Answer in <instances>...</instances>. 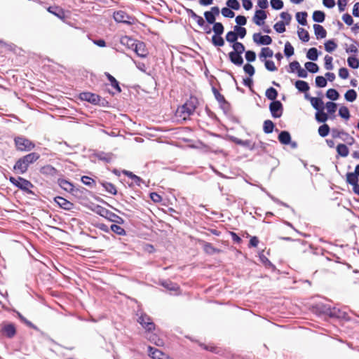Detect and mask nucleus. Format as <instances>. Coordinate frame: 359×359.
I'll return each mask as SVG.
<instances>
[{
    "mask_svg": "<svg viewBox=\"0 0 359 359\" xmlns=\"http://www.w3.org/2000/svg\"><path fill=\"white\" fill-rule=\"evenodd\" d=\"M100 184L104 188L106 191L112 195H116V188L112 183L107 182H101Z\"/></svg>",
    "mask_w": 359,
    "mask_h": 359,
    "instance_id": "30",
    "label": "nucleus"
},
{
    "mask_svg": "<svg viewBox=\"0 0 359 359\" xmlns=\"http://www.w3.org/2000/svg\"><path fill=\"white\" fill-rule=\"evenodd\" d=\"M54 201L59 205L60 208L65 210H71L74 208V203L69 201L62 196H56L54 198Z\"/></svg>",
    "mask_w": 359,
    "mask_h": 359,
    "instance_id": "16",
    "label": "nucleus"
},
{
    "mask_svg": "<svg viewBox=\"0 0 359 359\" xmlns=\"http://www.w3.org/2000/svg\"><path fill=\"white\" fill-rule=\"evenodd\" d=\"M212 91L215 95V99L219 104H228V102L226 101L224 97L219 93V92L215 86H212Z\"/></svg>",
    "mask_w": 359,
    "mask_h": 359,
    "instance_id": "47",
    "label": "nucleus"
},
{
    "mask_svg": "<svg viewBox=\"0 0 359 359\" xmlns=\"http://www.w3.org/2000/svg\"><path fill=\"white\" fill-rule=\"evenodd\" d=\"M228 56L230 62L233 65L238 67L243 65L244 60L241 54L235 53L231 51L229 53Z\"/></svg>",
    "mask_w": 359,
    "mask_h": 359,
    "instance_id": "19",
    "label": "nucleus"
},
{
    "mask_svg": "<svg viewBox=\"0 0 359 359\" xmlns=\"http://www.w3.org/2000/svg\"><path fill=\"white\" fill-rule=\"evenodd\" d=\"M48 11L61 20H63L65 18L64 11L58 6H50L48 8Z\"/></svg>",
    "mask_w": 359,
    "mask_h": 359,
    "instance_id": "26",
    "label": "nucleus"
},
{
    "mask_svg": "<svg viewBox=\"0 0 359 359\" xmlns=\"http://www.w3.org/2000/svg\"><path fill=\"white\" fill-rule=\"evenodd\" d=\"M107 79L111 83V86L116 90L117 93L121 92V88L119 86L118 81L110 74L106 73Z\"/></svg>",
    "mask_w": 359,
    "mask_h": 359,
    "instance_id": "33",
    "label": "nucleus"
},
{
    "mask_svg": "<svg viewBox=\"0 0 359 359\" xmlns=\"http://www.w3.org/2000/svg\"><path fill=\"white\" fill-rule=\"evenodd\" d=\"M1 332L6 336V337L11 339L16 334V328L13 323H4L1 325Z\"/></svg>",
    "mask_w": 359,
    "mask_h": 359,
    "instance_id": "15",
    "label": "nucleus"
},
{
    "mask_svg": "<svg viewBox=\"0 0 359 359\" xmlns=\"http://www.w3.org/2000/svg\"><path fill=\"white\" fill-rule=\"evenodd\" d=\"M231 48H233V50L231 52L238 54L243 55V53H245L246 51L245 46L241 42L239 41H238L237 43H234V44H232Z\"/></svg>",
    "mask_w": 359,
    "mask_h": 359,
    "instance_id": "36",
    "label": "nucleus"
},
{
    "mask_svg": "<svg viewBox=\"0 0 359 359\" xmlns=\"http://www.w3.org/2000/svg\"><path fill=\"white\" fill-rule=\"evenodd\" d=\"M57 184L61 189L72 194L78 191L77 189H75L74 184L71 182L65 179L59 178L57 180Z\"/></svg>",
    "mask_w": 359,
    "mask_h": 359,
    "instance_id": "14",
    "label": "nucleus"
},
{
    "mask_svg": "<svg viewBox=\"0 0 359 359\" xmlns=\"http://www.w3.org/2000/svg\"><path fill=\"white\" fill-rule=\"evenodd\" d=\"M278 91L276 89H275L273 87L269 88L265 93V95L269 100H271V102H273V100H277L276 98L278 97Z\"/></svg>",
    "mask_w": 359,
    "mask_h": 359,
    "instance_id": "34",
    "label": "nucleus"
},
{
    "mask_svg": "<svg viewBox=\"0 0 359 359\" xmlns=\"http://www.w3.org/2000/svg\"><path fill=\"white\" fill-rule=\"evenodd\" d=\"M304 67L306 69L307 72L315 74L318 72L319 71V67L318 65L313 62H306L304 64Z\"/></svg>",
    "mask_w": 359,
    "mask_h": 359,
    "instance_id": "45",
    "label": "nucleus"
},
{
    "mask_svg": "<svg viewBox=\"0 0 359 359\" xmlns=\"http://www.w3.org/2000/svg\"><path fill=\"white\" fill-rule=\"evenodd\" d=\"M40 172L46 176L54 177L57 175L58 171L53 165H46L40 168Z\"/></svg>",
    "mask_w": 359,
    "mask_h": 359,
    "instance_id": "20",
    "label": "nucleus"
},
{
    "mask_svg": "<svg viewBox=\"0 0 359 359\" xmlns=\"http://www.w3.org/2000/svg\"><path fill=\"white\" fill-rule=\"evenodd\" d=\"M114 19L117 22L130 25L133 18L123 11H118L114 13Z\"/></svg>",
    "mask_w": 359,
    "mask_h": 359,
    "instance_id": "11",
    "label": "nucleus"
},
{
    "mask_svg": "<svg viewBox=\"0 0 359 359\" xmlns=\"http://www.w3.org/2000/svg\"><path fill=\"white\" fill-rule=\"evenodd\" d=\"M306 57L311 61H316L318 57V51L316 48H311L306 53Z\"/></svg>",
    "mask_w": 359,
    "mask_h": 359,
    "instance_id": "46",
    "label": "nucleus"
},
{
    "mask_svg": "<svg viewBox=\"0 0 359 359\" xmlns=\"http://www.w3.org/2000/svg\"><path fill=\"white\" fill-rule=\"evenodd\" d=\"M337 47V44L334 39H330L325 43V49L328 53H332Z\"/></svg>",
    "mask_w": 359,
    "mask_h": 359,
    "instance_id": "49",
    "label": "nucleus"
},
{
    "mask_svg": "<svg viewBox=\"0 0 359 359\" xmlns=\"http://www.w3.org/2000/svg\"><path fill=\"white\" fill-rule=\"evenodd\" d=\"M294 86L299 92L304 93L309 91L310 88L309 83L302 80L296 81Z\"/></svg>",
    "mask_w": 359,
    "mask_h": 359,
    "instance_id": "27",
    "label": "nucleus"
},
{
    "mask_svg": "<svg viewBox=\"0 0 359 359\" xmlns=\"http://www.w3.org/2000/svg\"><path fill=\"white\" fill-rule=\"evenodd\" d=\"M311 104L317 111L325 109V104L320 97L311 98Z\"/></svg>",
    "mask_w": 359,
    "mask_h": 359,
    "instance_id": "25",
    "label": "nucleus"
},
{
    "mask_svg": "<svg viewBox=\"0 0 359 359\" xmlns=\"http://www.w3.org/2000/svg\"><path fill=\"white\" fill-rule=\"evenodd\" d=\"M81 180L82 183L89 187L92 188L95 185V181L88 176H83Z\"/></svg>",
    "mask_w": 359,
    "mask_h": 359,
    "instance_id": "64",
    "label": "nucleus"
},
{
    "mask_svg": "<svg viewBox=\"0 0 359 359\" xmlns=\"http://www.w3.org/2000/svg\"><path fill=\"white\" fill-rule=\"evenodd\" d=\"M137 322L144 327L147 332H151L155 330V324L151 320L149 316L145 313H141L138 318Z\"/></svg>",
    "mask_w": 359,
    "mask_h": 359,
    "instance_id": "6",
    "label": "nucleus"
},
{
    "mask_svg": "<svg viewBox=\"0 0 359 359\" xmlns=\"http://www.w3.org/2000/svg\"><path fill=\"white\" fill-rule=\"evenodd\" d=\"M297 34L299 39L303 42H308L310 39L309 33L304 28L299 27Z\"/></svg>",
    "mask_w": 359,
    "mask_h": 359,
    "instance_id": "35",
    "label": "nucleus"
},
{
    "mask_svg": "<svg viewBox=\"0 0 359 359\" xmlns=\"http://www.w3.org/2000/svg\"><path fill=\"white\" fill-rule=\"evenodd\" d=\"M332 136L333 138H340L348 145H352L355 143V139L351 136L348 133L344 130H339L333 128L332 130Z\"/></svg>",
    "mask_w": 359,
    "mask_h": 359,
    "instance_id": "7",
    "label": "nucleus"
},
{
    "mask_svg": "<svg viewBox=\"0 0 359 359\" xmlns=\"http://www.w3.org/2000/svg\"><path fill=\"white\" fill-rule=\"evenodd\" d=\"M79 98L95 105L100 101V96L98 95L90 92L81 93Z\"/></svg>",
    "mask_w": 359,
    "mask_h": 359,
    "instance_id": "12",
    "label": "nucleus"
},
{
    "mask_svg": "<svg viewBox=\"0 0 359 359\" xmlns=\"http://www.w3.org/2000/svg\"><path fill=\"white\" fill-rule=\"evenodd\" d=\"M9 181L18 189L25 191L29 194H34V192L30 189L34 187L32 183L29 180L21 177H10Z\"/></svg>",
    "mask_w": 359,
    "mask_h": 359,
    "instance_id": "3",
    "label": "nucleus"
},
{
    "mask_svg": "<svg viewBox=\"0 0 359 359\" xmlns=\"http://www.w3.org/2000/svg\"><path fill=\"white\" fill-rule=\"evenodd\" d=\"M149 355L151 356L153 359H163L161 357L163 355L162 351L158 349L149 346L148 347Z\"/></svg>",
    "mask_w": 359,
    "mask_h": 359,
    "instance_id": "31",
    "label": "nucleus"
},
{
    "mask_svg": "<svg viewBox=\"0 0 359 359\" xmlns=\"http://www.w3.org/2000/svg\"><path fill=\"white\" fill-rule=\"evenodd\" d=\"M273 50L269 47H265V48H262L261 49V52L259 54V57L262 61H264V60H265L266 58L271 57H273Z\"/></svg>",
    "mask_w": 359,
    "mask_h": 359,
    "instance_id": "28",
    "label": "nucleus"
},
{
    "mask_svg": "<svg viewBox=\"0 0 359 359\" xmlns=\"http://www.w3.org/2000/svg\"><path fill=\"white\" fill-rule=\"evenodd\" d=\"M226 40L230 43L234 44V43L238 42V37L236 34V32H234V29L233 31H229L226 34Z\"/></svg>",
    "mask_w": 359,
    "mask_h": 359,
    "instance_id": "52",
    "label": "nucleus"
},
{
    "mask_svg": "<svg viewBox=\"0 0 359 359\" xmlns=\"http://www.w3.org/2000/svg\"><path fill=\"white\" fill-rule=\"evenodd\" d=\"M318 131L320 136L325 137L330 133V128L327 124L324 123L318 128Z\"/></svg>",
    "mask_w": 359,
    "mask_h": 359,
    "instance_id": "54",
    "label": "nucleus"
},
{
    "mask_svg": "<svg viewBox=\"0 0 359 359\" xmlns=\"http://www.w3.org/2000/svg\"><path fill=\"white\" fill-rule=\"evenodd\" d=\"M291 139L290 133L287 130L280 131L278 136V141L283 145H288Z\"/></svg>",
    "mask_w": 359,
    "mask_h": 359,
    "instance_id": "22",
    "label": "nucleus"
},
{
    "mask_svg": "<svg viewBox=\"0 0 359 359\" xmlns=\"http://www.w3.org/2000/svg\"><path fill=\"white\" fill-rule=\"evenodd\" d=\"M313 20L316 22L322 23L325 21V14L321 11H315L313 13Z\"/></svg>",
    "mask_w": 359,
    "mask_h": 359,
    "instance_id": "32",
    "label": "nucleus"
},
{
    "mask_svg": "<svg viewBox=\"0 0 359 359\" xmlns=\"http://www.w3.org/2000/svg\"><path fill=\"white\" fill-rule=\"evenodd\" d=\"M161 285L169 290H172V291H176L179 289L178 286L175 284V283H173L170 281H168V280H164V281H162Z\"/></svg>",
    "mask_w": 359,
    "mask_h": 359,
    "instance_id": "59",
    "label": "nucleus"
},
{
    "mask_svg": "<svg viewBox=\"0 0 359 359\" xmlns=\"http://www.w3.org/2000/svg\"><path fill=\"white\" fill-rule=\"evenodd\" d=\"M347 63L349 67L358 69L359 67V59L355 55L349 56L347 59Z\"/></svg>",
    "mask_w": 359,
    "mask_h": 359,
    "instance_id": "41",
    "label": "nucleus"
},
{
    "mask_svg": "<svg viewBox=\"0 0 359 359\" xmlns=\"http://www.w3.org/2000/svg\"><path fill=\"white\" fill-rule=\"evenodd\" d=\"M325 95L327 98L332 101L337 100L340 96L339 92L334 88L328 89Z\"/></svg>",
    "mask_w": 359,
    "mask_h": 359,
    "instance_id": "39",
    "label": "nucleus"
},
{
    "mask_svg": "<svg viewBox=\"0 0 359 359\" xmlns=\"http://www.w3.org/2000/svg\"><path fill=\"white\" fill-rule=\"evenodd\" d=\"M95 156L100 161H102L107 163L111 162L114 156L111 153H105L103 151L97 152L95 154Z\"/></svg>",
    "mask_w": 359,
    "mask_h": 359,
    "instance_id": "24",
    "label": "nucleus"
},
{
    "mask_svg": "<svg viewBox=\"0 0 359 359\" xmlns=\"http://www.w3.org/2000/svg\"><path fill=\"white\" fill-rule=\"evenodd\" d=\"M122 172L132 180V183L135 184V185L140 187H141L142 184L144 183V180L141 177L135 175L133 172L130 171L123 170Z\"/></svg>",
    "mask_w": 359,
    "mask_h": 359,
    "instance_id": "21",
    "label": "nucleus"
},
{
    "mask_svg": "<svg viewBox=\"0 0 359 359\" xmlns=\"http://www.w3.org/2000/svg\"><path fill=\"white\" fill-rule=\"evenodd\" d=\"M275 128V124L271 120H266L264 121L263 130L266 134L271 133Z\"/></svg>",
    "mask_w": 359,
    "mask_h": 359,
    "instance_id": "37",
    "label": "nucleus"
},
{
    "mask_svg": "<svg viewBox=\"0 0 359 359\" xmlns=\"http://www.w3.org/2000/svg\"><path fill=\"white\" fill-rule=\"evenodd\" d=\"M95 212L99 215L106 218L110 222H115L117 224H123L124 222V220L123 218L117 215L116 214L111 212L110 210H107V208L97 205L96 207Z\"/></svg>",
    "mask_w": 359,
    "mask_h": 359,
    "instance_id": "5",
    "label": "nucleus"
},
{
    "mask_svg": "<svg viewBox=\"0 0 359 359\" xmlns=\"http://www.w3.org/2000/svg\"><path fill=\"white\" fill-rule=\"evenodd\" d=\"M344 98L347 102H353L357 98V93L353 89L348 90L344 94Z\"/></svg>",
    "mask_w": 359,
    "mask_h": 359,
    "instance_id": "42",
    "label": "nucleus"
},
{
    "mask_svg": "<svg viewBox=\"0 0 359 359\" xmlns=\"http://www.w3.org/2000/svg\"><path fill=\"white\" fill-rule=\"evenodd\" d=\"M315 118L318 123H325L328 120L329 116L325 113L324 110H320L316 111Z\"/></svg>",
    "mask_w": 359,
    "mask_h": 359,
    "instance_id": "44",
    "label": "nucleus"
},
{
    "mask_svg": "<svg viewBox=\"0 0 359 359\" xmlns=\"http://www.w3.org/2000/svg\"><path fill=\"white\" fill-rule=\"evenodd\" d=\"M145 47L144 42L137 41L133 50L139 57H145L147 55V50Z\"/></svg>",
    "mask_w": 359,
    "mask_h": 359,
    "instance_id": "18",
    "label": "nucleus"
},
{
    "mask_svg": "<svg viewBox=\"0 0 359 359\" xmlns=\"http://www.w3.org/2000/svg\"><path fill=\"white\" fill-rule=\"evenodd\" d=\"M339 115L346 120L348 119L351 116L350 111L348 109V107L345 106H342L339 109Z\"/></svg>",
    "mask_w": 359,
    "mask_h": 359,
    "instance_id": "61",
    "label": "nucleus"
},
{
    "mask_svg": "<svg viewBox=\"0 0 359 359\" xmlns=\"http://www.w3.org/2000/svg\"><path fill=\"white\" fill-rule=\"evenodd\" d=\"M313 27L317 39H324L326 37L327 31L322 25L318 24H314Z\"/></svg>",
    "mask_w": 359,
    "mask_h": 359,
    "instance_id": "23",
    "label": "nucleus"
},
{
    "mask_svg": "<svg viewBox=\"0 0 359 359\" xmlns=\"http://www.w3.org/2000/svg\"><path fill=\"white\" fill-rule=\"evenodd\" d=\"M148 339L157 346H163L164 344L163 340L159 338L156 334H151Z\"/></svg>",
    "mask_w": 359,
    "mask_h": 359,
    "instance_id": "50",
    "label": "nucleus"
},
{
    "mask_svg": "<svg viewBox=\"0 0 359 359\" xmlns=\"http://www.w3.org/2000/svg\"><path fill=\"white\" fill-rule=\"evenodd\" d=\"M337 152L339 156L342 157H346L348 155L349 150L346 144H339L337 146Z\"/></svg>",
    "mask_w": 359,
    "mask_h": 359,
    "instance_id": "40",
    "label": "nucleus"
},
{
    "mask_svg": "<svg viewBox=\"0 0 359 359\" xmlns=\"http://www.w3.org/2000/svg\"><path fill=\"white\" fill-rule=\"evenodd\" d=\"M315 83L318 88H325L327 84V81L324 76H317L315 79Z\"/></svg>",
    "mask_w": 359,
    "mask_h": 359,
    "instance_id": "56",
    "label": "nucleus"
},
{
    "mask_svg": "<svg viewBox=\"0 0 359 359\" xmlns=\"http://www.w3.org/2000/svg\"><path fill=\"white\" fill-rule=\"evenodd\" d=\"M212 31L214 32V35H222L224 31V25L222 22H216L213 25Z\"/></svg>",
    "mask_w": 359,
    "mask_h": 359,
    "instance_id": "51",
    "label": "nucleus"
},
{
    "mask_svg": "<svg viewBox=\"0 0 359 359\" xmlns=\"http://www.w3.org/2000/svg\"><path fill=\"white\" fill-rule=\"evenodd\" d=\"M233 29L238 39H243L246 36L247 30L245 27L236 25L234 26Z\"/></svg>",
    "mask_w": 359,
    "mask_h": 359,
    "instance_id": "53",
    "label": "nucleus"
},
{
    "mask_svg": "<svg viewBox=\"0 0 359 359\" xmlns=\"http://www.w3.org/2000/svg\"><path fill=\"white\" fill-rule=\"evenodd\" d=\"M294 48L289 41H287L284 47V54L287 57H290L294 55Z\"/></svg>",
    "mask_w": 359,
    "mask_h": 359,
    "instance_id": "57",
    "label": "nucleus"
},
{
    "mask_svg": "<svg viewBox=\"0 0 359 359\" xmlns=\"http://www.w3.org/2000/svg\"><path fill=\"white\" fill-rule=\"evenodd\" d=\"M16 149L20 151H30L35 148V144L23 136H17L14 138Z\"/></svg>",
    "mask_w": 359,
    "mask_h": 359,
    "instance_id": "4",
    "label": "nucleus"
},
{
    "mask_svg": "<svg viewBox=\"0 0 359 359\" xmlns=\"http://www.w3.org/2000/svg\"><path fill=\"white\" fill-rule=\"evenodd\" d=\"M269 111L273 118H280L283 115V105L280 100H273L269 104Z\"/></svg>",
    "mask_w": 359,
    "mask_h": 359,
    "instance_id": "9",
    "label": "nucleus"
},
{
    "mask_svg": "<svg viewBox=\"0 0 359 359\" xmlns=\"http://www.w3.org/2000/svg\"><path fill=\"white\" fill-rule=\"evenodd\" d=\"M197 99L191 97L182 106L177 110V115L182 119L186 120L194 114L196 109Z\"/></svg>",
    "mask_w": 359,
    "mask_h": 359,
    "instance_id": "2",
    "label": "nucleus"
},
{
    "mask_svg": "<svg viewBox=\"0 0 359 359\" xmlns=\"http://www.w3.org/2000/svg\"><path fill=\"white\" fill-rule=\"evenodd\" d=\"M110 229L114 233L119 236H124L126 234L125 229L118 224H111L110 226Z\"/></svg>",
    "mask_w": 359,
    "mask_h": 359,
    "instance_id": "55",
    "label": "nucleus"
},
{
    "mask_svg": "<svg viewBox=\"0 0 359 359\" xmlns=\"http://www.w3.org/2000/svg\"><path fill=\"white\" fill-rule=\"evenodd\" d=\"M325 107H326L327 109V111L328 114H330V115H332L333 114H334L337 111V103L334 102H327Z\"/></svg>",
    "mask_w": 359,
    "mask_h": 359,
    "instance_id": "58",
    "label": "nucleus"
},
{
    "mask_svg": "<svg viewBox=\"0 0 359 359\" xmlns=\"http://www.w3.org/2000/svg\"><path fill=\"white\" fill-rule=\"evenodd\" d=\"M137 41L134 40L133 39L125 36L121 38V43L123 45H127L129 48L133 49L135 45L136 44Z\"/></svg>",
    "mask_w": 359,
    "mask_h": 359,
    "instance_id": "48",
    "label": "nucleus"
},
{
    "mask_svg": "<svg viewBox=\"0 0 359 359\" xmlns=\"http://www.w3.org/2000/svg\"><path fill=\"white\" fill-rule=\"evenodd\" d=\"M332 305L328 303L318 302L313 306V311L319 316H330Z\"/></svg>",
    "mask_w": 359,
    "mask_h": 359,
    "instance_id": "8",
    "label": "nucleus"
},
{
    "mask_svg": "<svg viewBox=\"0 0 359 359\" xmlns=\"http://www.w3.org/2000/svg\"><path fill=\"white\" fill-rule=\"evenodd\" d=\"M307 16L308 13L306 11L297 12L296 13V20L299 24L302 26H305L307 25Z\"/></svg>",
    "mask_w": 359,
    "mask_h": 359,
    "instance_id": "29",
    "label": "nucleus"
},
{
    "mask_svg": "<svg viewBox=\"0 0 359 359\" xmlns=\"http://www.w3.org/2000/svg\"><path fill=\"white\" fill-rule=\"evenodd\" d=\"M255 43L259 45H270L272 43V39L269 35H262L260 33H255L252 36Z\"/></svg>",
    "mask_w": 359,
    "mask_h": 359,
    "instance_id": "13",
    "label": "nucleus"
},
{
    "mask_svg": "<svg viewBox=\"0 0 359 359\" xmlns=\"http://www.w3.org/2000/svg\"><path fill=\"white\" fill-rule=\"evenodd\" d=\"M266 13L263 10H256L255 15L252 18L254 23L258 26H262L264 24V20L266 19Z\"/></svg>",
    "mask_w": 359,
    "mask_h": 359,
    "instance_id": "17",
    "label": "nucleus"
},
{
    "mask_svg": "<svg viewBox=\"0 0 359 359\" xmlns=\"http://www.w3.org/2000/svg\"><path fill=\"white\" fill-rule=\"evenodd\" d=\"M332 60H333V58L332 56H330L328 55H326L324 57V61H325V63H324V67H325V69H327V70H332L333 68H334V66L332 65Z\"/></svg>",
    "mask_w": 359,
    "mask_h": 359,
    "instance_id": "60",
    "label": "nucleus"
},
{
    "mask_svg": "<svg viewBox=\"0 0 359 359\" xmlns=\"http://www.w3.org/2000/svg\"><path fill=\"white\" fill-rule=\"evenodd\" d=\"M211 42L215 47H222L225 43L224 39L222 38V35H213Z\"/></svg>",
    "mask_w": 359,
    "mask_h": 359,
    "instance_id": "43",
    "label": "nucleus"
},
{
    "mask_svg": "<svg viewBox=\"0 0 359 359\" xmlns=\"http://www.w3.org/2000/svg\"><path fill=\"white\" fill-rule=\"evenodd\" d=\"M285 25L283 21H279L274 25L273 28L276 32L281 34L285 32Z\"/></svg>",
    "mask_w": 359,
    "mask_h": 359,
    "instance_id": "63",
    "label": "nucleus"
},
{
    "mask_svg": "<svg viewBox=\"0 0 359 359\" xmlns=\"http://www.w3.org/2000/svg\"><path fill=\"white\" fill-rule=\"evenodd\" d=\"M226 6L231 10L238 11L240 9V3L238 0H227L226 3Z\"/></svg>",
    "mask_w": 359,
    "mask_h": 359,
    "instance_id": "62",
    "label": "nucleus"
},
{
    "mask_svg": "<svg viewBox=\"0 0 359 359\" xmlns=\"http://www.w3.org/2000/svg\"><path fill=\"white\" fill-rule=\"evenodd\" d=\"M40 158V155L36 152L29 153L20 158L15 163L13 169L20 174L27 172L29 165L36 162Z\"/></svg>",
    "mask_w": 359,
    "mask_h": 359,
    "instance_id": "1",
    "label": "nucleus"
},
{
    "mask_svg": "<svg viewBox=\"0 0 359 359\" xmlns=\"http://www.w3.org/2000/svg\"><path fill=\"white\" fill-rule=\"evenodd\" d=\"M346 182L351 186H354L358 183V177L354 172H347L346 173Z\"/></svg>",
    "mask_w": 359,
    "mask_h": 359,
    "instance_id": "38",
    "label": "nucleus"
},
{
    "mask_svg": "<svg viewBox=\"0 0 359 359\" xmlns=\"http://www.w3.org/2000/svg\"><path fill=\"white\" fill-rule=\"evenodd\" d=\"M329 317L331 318H336L338 320H344L345 321L351 320V318L348 316L346 311L332 306L331 308V312L330 313Z\"/></svg>",
    "mask_w": 359,
    "mask_h": 359,
    "instance_id": "10",
    "label": "nucleus"
}]
</instances>
